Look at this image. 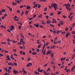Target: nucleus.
Here are the masks:
<instances>
[{
  "mask_svg": "<svg viewBox=\"0 0 75 75\" xmlns=\"http://www.w3.org/2000/svg\"><path fill=\"white\" fill-rule=\"evenodd\" d=\"M53 32L54 34H56V31L55 30H53Z\"/></svg>",
  "mask_w": 75,
  "mask_h": 75,
  "instance_id": "nucleus-51",
  "label": "nucleus"
},
{
  "mask_svg": "<svg viewBox=\"0 0 75 75\" xmlns=\"http://www.w3.org/2000/svg\"><path fill=\"white\" fill-rule=\"evenodd\" d=\"M42 16V14H40L38 16V18H41Z\"/></svg>",
  "mask_w": 75,
  "mask_h": 75,
  "instance_id": "nucleus-22",
  "label": "nucleus"
},
{
  "mask_svg": "<svg viewBox=\"0 0 75 75\" xmlns=\"http://www.w3.org/2000/svg\"><path fill=\"white\" fill-rule=\"evenodd\" d=\"M51 6L52 7H54V8L55 9V10L56 11L57 9V6H58V5H57V4H53L52 3Z\"/></svg>",
  "mask_w": 75,
  "mask_h": 75,
  "instance_id": "nucleus-1",
  "label": "nucleus"
},
{
  "mask_svg": "<svg viewBox=\"0 0 75 75\" xmlns=\"http://www.w3.org/2000/svg\"><path fill=\"white\" fill-rule=\"evenodd\" d=\"M33 65L32 63H28L27 65V67H30V66H31V65Z\"/></svg>",
  "mask_w": 75,
  "mask_h": 75,
  "instance_id": "nucleus-2",
  "label": "nucleus"
},
{
  "mask_svg": "<svg viewBox=\"0 0 75 75\" xmlns=\"http://www.w3.org/2000/svg\"><path fill=\"white\" fill-rule=\"evenodd\" d=\"M65 71L67 72L68 73L69 72H70V70L69 69H67V70H65Z\"/></svg>",
  "mask_w": 75,
  "mask_h": 75,
  "instance_id": "nucleus-15",
  "label": "nucleus"
},
{
  "mask_svg": "<svg viewBox=\"0 0 75 75\" xmlns=\"http://www.w3.org/2000/svg\"><path fill=\"white\" fill-rule=\"evenodd\" d=\"M7 7H8V8L10 11H12V8H11L9 7L8 6H7Z\"/></svg>",
  "mask_w": 75,
  "mask_h": 75,
  "instance_id": "nucleus-4",
  "label": "nucleus"
},
{
  "mask_svg": "<svg viewBox=\"0 0 75 75\" xmlns=\"http://www.w3.org/2000/svg\"><path fill=\"white\" fill-rule=\"evenodd\" d=\"M70 33H69V32L66 34V38H68V35L69 36L70 35Z\"/></svg>",
  "mask_w": 75,
  "mask_h": 75,
  "instance_id": "nucleus-5",
  "label": "nucleus"
},
{
  "mask_svg": "<svg viewBox=\"0 0 75 75\" xmlns=\"http://www.w3.org/2000/svg\"><path fill=\"white\" fill-rule=\"evenodd\" d=\"M37 52H33L32 53V54L33 55H37Z\"/></svg>",
  "mask_w": 75,
  "mask_h": 75,
  "instance_id": "nucleus-11",
  "label": "nucleus"
},
{
  "mask_svg": "<svg viewBox=\"0 0 75 75\" xmlns=\"http://www.w3.org/2000/svg\"><path fill=\"white\" fill-rule=\"evenodd\" d=\"M11 69V66H10L9 67V70H10Z\"/></svg>",
  "mask_w": 75,
  "mask_h": 75,
  "instance_id": "nucleus-62",
  "label": "nucleus"
},
{
  "mask_svg": "<svg viewBox=\"0 0 75 75\" xmlns=\"http://www.w3.org/2000/svg\"><path fill=\"white\" fill-rule=\"evenodd\" d=\"M7 31H8V32H9V33H11V31H10V30H7Z\"/></svg>",
  "mask_w": 75,
  "mask_h": 75,
  "instance_id": "nucleus-52",
  "label": "nucleus"
},
{
  "mask_svg": "<svg viewBox=\"0 0 75 75\" xmlns=\"http://www.w3.org/2000/svg\"><path fill=\"white\" fill-rule=\"evenodd\" d=\"M41 45H38V48H40V47H41Z\"/></svg>",
  "mask_w": 75,
  "mask_h": 75,
  "instance_id": "nucleus-35",
  "label": "nucleus"
},
{
  "mask_svg": "<svg viewBox=\"0 0 75 75\" xmlns=\"http://www.w3.org/2000/svg\"><path fill=\"white\" fill-rule=\"evenodd\" d=\"M38 4H34V5L35 6V7H37V6H38Z\"/></svg>",
  "mask_w": 75,
  "mask_h": 75,
  "instance_id": "nucleus-34",
  "label": "nucleus"
},
{
  "mask_svg": "<svg viewBox=\"0 0 75 75\" xmlns=\"http://www.w3.org/2000/svg\"><path fill=\"white\" fill-rule=\"evenodd\" d=\"M53 14H54L53 13H51L50 14V16H52L53 15Z\"/></svg>",
  "mask_w": 75,
  "mask_h": 75,
  "instance_id": "nucleus-31",
  "label": "nucleus"
},
{
  "mask_svg": "<svg viewBox=\"0 0 75 75\" xmlns=\"http://www.w3.org/2000/svg\"><path fill=\"white\" fill-rule=\"evenodd\" d=\"M50 26H51V27H54V25H51V24H50Z\"/></svg>",
  "mask_w": 75,
  "mask_h": 75,
  "instance_id": "nucleus-39",
  "label": "nucleus"
},
{
  "mask_svg": "<svg viewBox=\"0 0 75 75\" xmlns=\"http://www.w3.org/2000/svg\"><path fill=\"white\" fill-rule=\"evenodd\" d=\"M51 64H52V65H54V63L53 61H52Z\"/></svg>",
  "mask_w": 75,
  "mask_h": 75,
  "instance_id": "nucleus-42",
  "label": "nucleus"
},
{
  "mask_svg": "<svg viewBox=\"0 0 75 75\" xmlns=\"http://www.w3.org/2000/svg\"><path fill=\"white\" fill-rule=\"evenodd\" d=\"M75 57V54H74L72 57V59H74Z\"/></svg>",
  "mask_w": 75,
  "mask_h": 75,
  "instance_id": "nucleus-17",
  "label": "nucleus"
},
{
  "mask_svg": "<svg viewBox=\"0 0 75 75\" xmlns=\"http://www.w3.org/2000/svg\"><path fill=\"white\" fill-rule=\"evenodd\" d=\"M8 65H12L13 67H14V65L12 63H8Z\"/></svg>",
  "mask_w": 75,
  "mask_h": 75,
  "instance_id": "nucleus-8",
  "label": "nucleus"
},
{
  "mask_svg": "<svg viewBox=\"0 0 75 75\" xmlns=\"http://www.w3.org/2000/svg\"><path fill=\"white\" fill-rule=\"evenodd\" d=\"M66 9L67 10H69V11H71V8L69 7H66Z\"/></svg>",
  "mask_w": 75,
  "mask_h": 75,
  "instance_id": "nucleus-9",
  "label": "nucleus"
},
{
  "mask_svg": "<svg viewBox=\"0 0 75 75\" xmlns=\"http://www.w3.org/2000/svg\"><path fill=\"white\" fill-rule=\"evenodd\" d=\"M50 53H51V51H49L48 52H47L46 54H47V55H48V54H50Z\"/></svg>",
  "mask_w": 75,
  "mask_h": 75,
  "instance_id": "nucleus-18",
  "label": "nucleus"
},
{
  "mask_svg": "<svg viewBox=\"0 0 75 75\" xmlns=\"http://www.w3.org/2000/svg\"><path fill=\"white\" fill-rule=\"evenodd\" d=\"M34 26L38 28L39 27V24L37 23L36 24H34Z\"/></svg>",
  "mask_w": 75,
  "mask_h": 75,
  "instance_id": "nucleus-6",
  "label": "nucleus"
},
{
  "mask_svg": "<svg viewBox=\"0 0 75 75\" xmlns=\"http://www.w3.org/2000/svg\"><path fill=\"white\" fill-rule=\"evenodd\" d=\"M39 40H38L37 41V43L38 44H41V42H39Z\"/></svg>",
  "mask_w": 75,
  "mask_h": 75,
  "instance_id": "nucleus-20",
  "label": "nucleus"
},
{
  "mask_svg": "<svg viewBox=\"0 0 75 75\" xmlns=\"http://www.w3.org/2000/svg\"><path fill=\"white\" fill-rule=\"evenodd\" d=\"M14 65H15V66H17V63H14Z\"/></svg>",
  "mask_w": 75,
  "mask_h": 75,
  "instance_id": "nucleus-55",
  "label": "nucleus"
},
{
  "mask_svg": "<svg viewBox=\"0 0 75 75\" xmlns=\"http://www.w3.org/2000/svg\"><path fill=\"white\" fill-rule=\"evenodd\" d=\"M30 8H31L29 6H27V9H28V10H29V9H30Z\"/></svg>",
  "mask_w": 75,
  "mask_h": 75,
  "instance_id": "nucleus-16",
  "label": "nucleus"
},
{
  "mask_svg": "<svg viewBox=\"0 0 75 75\" xmlns=\"http://www.w3.org/2000/svg\"><path fill=\"white\" fill-rule=\"evenodd\" d=\"M1 19L2 20H4V16H2L1 17Z\"/></svg>",
  "mask_w": 75,
  "mask_h": 75,
  "instance_id": "nucleus-43",
  "label": "nucleus"
},
{
  "mask_svg": "<svg viewBox=\"0 0 75 75\" xmlns=\"http://www.w3.org/2000/svg\"><path fill=\"white\" fill-rule=\"evenodd\" d=\"M40 7H41V5L39 4L38 6V8H40Z\"/></svg>",
  "mask_w": 75,
  "mask_h": 75,
  "instance_id": "nucleus-28",
  "label": "nucleus"
},
{
  "mask_svg": "<svg viewBox=\"0 0 75 75\" xmlns=\"http://www.w3.org/2000/svg\"><path fill=\"white\" fill-rule=\"evenodd\" d=\"M17 13H20V10H18L17 11Z\"/></svg>",
  "mask_w": 75,
  "mask_h": 75,
  "instance_id": "nucleus-57",
  "label": "nucleus"
},
{
  "mask_svg": "<svg viewBox=\"0 0 75 75\" xmlns=\"http://www.w3.org/2000/svg\"><path fill=\"white\" fill-rule=\"evenodd\" d=\"M65 31H64V32H62V35H63V34H65Z\"/></svg>",
  "mask_w": 75,
  "mask_h": 75,
  "instance_id": "nucleus-53",
  "label": "nucleus"
},
{
  "mask_svg": "<svg viewBox=\"0 0 75 75\" xmlns=\"http://www.w3.org/2000/svg\"><path fill=\"white\" fill-rule=\"evenodd\" d=\"M21 26H19L18 27V28L19 30H21Z\"/></svg>",
  "mask_w": 75,
  "mask_h": 75,
  "instance_id": "nucleus-37",
  "label": "nucleus"
},
{
  "mask_svg": "<svg viewBox=\"0 0 75 75\" xmlns=\"http://www.w3.org/2000/svg\"><path fill=\"white\" fill-rule=\"evenodd\" d=\"M0 57H1V56H2V57H3L4 56L1 53L0 54Z\"/></svg>",
  "mask_w": 75,
  "mask_h": 75,
  "instance_id": "nucleus-56",
  "label": "nucleus"
},
{
  "mask_svg": "<svg viewBox=\"0 0 75 75\" xmlns=\"http://www.w3.org/2000/svg\"><path fill=\"white\" fill-rule=\"evenodd\" d=\"M43 73H44L45 75H49L50 73H47L45 71H43Z\"/></svg>",
  "mask_w": 75,
  "mask_h": 75,
  "instance_id": "nucleus-7",
  "label": "nucleus"
},
{
  "mask_svg": "<svg viewBox=\"0 0 75 75\" xmlns=\"http://www.w3.org/2000/svg\"><path fill=\"white\" fill-rule=\"evenodd\" d=\"M23 72L24 73V74H27V71H26L25 70V71H23Z\"/></svg>",
  "mask_w": 75,
  "mask_h": 75,
  "instance_id": "nucleus-61",
  "label": "nucleus"
},
{
  "mask_svg": "<svg viewBox=\"0 0 75 75\" xmlns=\"http://www.w3.org/2000/svg\"><path fill=\"white\" fill-rule=\"evenodd\" d=\"M57 23V22L54 21H52V23Z\"/></svg>",
  "mask_w": 75,
  "mask_h": 75,
  "instance_id": "nucleus-27",
  "label": "nucleus"
},
{
  "mask_svg": "<svg viewBox=\"0 0 75 75\" xmlns=\"http://www.w3.org/2000/svg\"><path fill=\"white\" fill-rule=\"evenodd\" d=\"M16 2L18 4H19V3H20V1H17Z\"/></svg>",
  "mask_w": 75,
  "mask_h": 75,
  "instance_id": "nucleus-54",
  "label": "nucleus"
},
{
  "mask_svg": "<svg viewBox=\"0 0 75 75\" xmlns=\"http://www.w3.org/2000/svg\"><path fill=\"white\" fill-rule=\"evenodd\" d=\"M51 56V57H53V56H54V54L52 53Z\"/></svg>",
  "mask_w": 75,
  "mask_h": 75,
  "instance_id": "nucleus-59",
  "label": "nucleus"
},
{
  "mask_svg": "<svg viewBox=\"0 0 75 75\" xmlns=\"http://www.w3.org/2000/svg\"><path fill=\"white\" fill-rule=\"evenodd\" d=\"M28 35H30L31 36L32 35V34H31V33H28Z\"/></svg>",
  "mask_w": 75,
  "mask_h": 75,
  "instance_id": "nucleus-58",
  "label": "nucleus"
},
{
  "mask_svg": "<svg viewBox=\"0 0 75 75\" xmlns=\"http://www.w3.org/2000/svg\"><path fill=\"white\" fill-rule=\"evenodd\" d=\"M23 42V38H22L20 40V42Z\"/></svg>",
  "mask_w": 75,
  "mask_h": 75,
  "instance_id": "nucleus-25",
  "label": "nucleus"
},
{
  "mask_svg": "<svg viewBox=\"0 0 75 75\" xmlns=\"http://www.w3.org/2000/svg\"><path fill=\"white\" fill-rule=\"evenodd\" d=\"M68 30V28H65V31H66Z\"/></svg>",
  "mask_w": 75,
  "mask_h": 75,
  "instance_id": "nucleus-49",
  "label": "nucleus"
},
{
  "mask_svg": "<svg viewBox=\"0 0 75 75\" xmlns=\"http://www.w3.org/2000/svg\"><path fill=\"white\" fill-rule=\"evenodd\" d=\"M13 71L14 74H18V71H16L15 69L13 70Z\"/></svg>",
  "mask_w": 75,
  "mask_h": 75,
  "instance_id": "nucleus-3",
  "label": "nucleus"
},
{
  "mask_svg": "<svg viewBox=\"0 0 75 75\" xmlns=\"http://www.w3.org/2000/svg\"><path fill=\"white\" fill-rule=\"evenodd\" d=\"M34 73V74H40V73H38V72L36 71H35Z\"/></svg>",
  "mask_w": 75,
  "mask_h": 75,
  "instance_id": "nucleus-19",
  "label": "nucleus"
},
{
  "mask_svg": "<svg viewBox=\"0 0 75 75\" xmlns=\"http://www.w3.org/2000/svg\"><path fill=\"white\" fill-rule=\"evenodd\" d=\"M4 69H5V70H6L5 71H6V72H7V68H4Z\"/></svg>",
  "mask_w": 75,
  "mask_h": 75,
  "instance_id": "nucleus-29",
  "label": "nucleus"
},
{
  "mask_svg": "<svg viewBox=\"0 0 75 75\" xmlns=\"http://www.w3.org/2000/svg\"><path fill=\"white\" fill-rule=\"evenodd\" d=\"M71 6V5L69 4V3H68L67 4V7H69Z\"/></svg>",
  "mask_w": 75,
  "mask_h": 75,
  "instance_id": "nucleus-12",
  "label": "nucleus"
},
{
  "mask_svg": "<svg viewBox=\"0 0 75 75\" xmlns=\"http://www.w3.org/2000/svg\"><path fill=\"white\" fill-rule=\"evenodd\" d=\"M51 49H52L53 48L54 49L55 48V46L54 45H53V46L51 47Z\"/></svg>",
  "mask_w": 75,
  "mask_h": 75,
  "instance_id": "nucleus-14",
  "label": "nucleus"
},
{
  "mask_svg": "<svg viewBox=\"0 0 75 75\" xmlns=\"http://www.w3.org/2000/svg\"><path fill=\"white\" fill-rule=\"evenodd\" d=\"M36 15H34L33 16V18H35V17H36Z\"/></svg>",
  "mask_w": 75,
  "mask_h": 75,
  "instance_id": "nucleus-48",
  "label": "nucleus"
},
{
  "mask_svg": "<svg viewBox=\"0 0 75 75\" xmlns=\"http://www.w3.org/2000/svg\"><path fill=\"white\" fill-rule=\"evenodd\" d=\"M51 21L49 20H47V21H46V23H47V24H49L50 23H51Z\"/></svg>",
  "mask_w": 75,
  "mask_h": 75,
  "instance_id": "nucleus-10",
  "label": "nucleus"
},
{
  "mask_svg": "<svg viewBox=\"0 0 75 75\" xmlns=\"http://www.w3.org/2000/svg\"><path fill=\"white\" fill-rule=\"evenodd\" d=\"M5 51V53H8V51L7 50H4Z\"/></svg>",
  "mask_w": 75,
  "mask_h": 75,
  "instance_id": "nucleus-32",
  "label": "nucleus"
},
{
  "mask_svg": "<svg viewBox=\"0 0 75 75\" xmlns=\"http://www.w3.org/2000/svg\"><path fill=\"white\" fill-rule=\"evenodd\" d=\"M36 51L37 52H39V51H40V50L38 49H37Z\"/></svg>",
  "mask_w": 75,
  "mask_h": 75,
  "instance_id": "nucleus-47",
  "label": "nucleus"
},
{
  "mask_svg": "<svg viewBox=\"0 0 75 75\" xmlns=\"http://www.w3.org/2000/svg\"><path fill=\"white\" fill-rule=\"evenodd\" d=\"M60 42H61V40L57 42V43H58V44H59Z\"/></svg>",
  "mask_w": 75,
  "mask_h": 75,
  "instance_id": "nucleus-38",
  "label": "nucleus"
},
{
  "mask_svg": "<svg viewBox=\"0 0 75 75\" xmlns=\"http://www.w3.org/2000/svg\"><path fill=\"white\" fill-rule=\"evenodd\" d=\"M30 59H31V58H28V61H30Z\"/></svg>",
  "mask_w": 75,
  "mask_h": 75,
  "instance_id": "nucleus-60",
  "label": "nucleus"
},
{
  "mask_svg": "<svg viewBox=\"0 0 75 75\" xmlns=\"http://www.w3.org/2000/svg\"><path fill=\"white\" fill-rule=\"evenodd\" d=\"M74 12H71V13H70V14H69V16H73V14H74Z\"/></svg>",
  "mask_w": 75,
  "mask_h": 75,
  "instance_id": "nucleus-21",
  "label": "nucleus"
},
{
  "mask_svg": "<svg viewBox=\"0 0 75 75\" xmlns=\"http://www.w3.org/2000/svg\"><path fill=\"white\" fill-rule=\"evenodd\" d=\"M6 57L7 58H8V59H10V56H9V55H6Z\"/></svg>",
  "mask_w": 75,
  "mask_h": 75,
  "instance_id": "nucleus-24",
  "label": "nucleus"
},
{
  "mask_svg": "<svg viewBox=\"0 0 75 75\" xmlns=\"http://www.w3.org/2000/svg\"><path fill=\"white\" fill-rule=\"evenodd\" d=\"M60 23L61 25H63V24H64V21H60Z\"/></svg>",
  "mask_w": 75,
  "mask_h": 75,
  "instance_id": "nucleus-13",
  "label": "nucleus"
},
{
  "mask_svg": "<svg viewBox=\"0 0 75 75\" xmlns=\"http://www.w3.org/2000/svg\"><path fill=\"white\" fill-rule=\"evenodd\" d=\"M5 60H8V61H9V60H11V59H6Z\"/></svg>",
  "mask_w": 75,
  "mask_h": 75,
  "instance_id": "nucleus-45",
  "label": "nucleus"
},
{
  "mask_svg": "<svg viewBox=\"0 0 75 75\" xmlns=\"http://www.w3.org/2000/svg\"><path fill=\"white\" fill-rule=\"evenodd\" d=\"M6 11V10L5 9H3L2 10V12H3L4 13V12H5Z\"/></svg>",
  "mask_w": 75,
  "mask_h": 75,
  "instance_id": "nucleus-30",
  "label": "nucleus"
},
{
  "mask_svg": "<svg viewBox=\"0 0 75 75\" xmlns=\"http://www.w3.org/2000/svg\"><path fill=\"white\" fill-rule=\"evenodd\" d=\"M21 37H22V38H24V36H23V35L22 34H21Z\"/></svg>",
  "mask_w": 75,
  "mask_h": 75,
  "instance_id": "nucleus-33",
  "label": "nucleus"
},
{
  "mask_svg": "<svg viewBox=\"0 0 75 75\" xmlns=\"http://www.w3.org/2000/svg\"><path fill=\"white\" fill-rule=\"evenodd\" d=\"M60 32V31H59V30H58L57 32V34H59Z\"/></svg>",
  "mask_w": 75,
  "mask_h": 75,
  "instance_id": "nucleus-41",
  "label": "nucleus"
},
{
  "mask_svg": "<svg viewBox=\"0 0 75 75\" xmlns=\"http://www.w3.org/2000/svg\"><path fill=\"white\" fill-rule=\"evenodd\" d=\"M61 13V11H59L57 13V14H58V15H59V14Z\"/></svg>",
  "mask_w": 75,
  "mask_h": 75,
  "instance_id": "nucleus-23",
  "label": "nucleus"
},
{
  "mask_svg": "<svg viewBox=\"0 0 75 75\" xmlns=\"http://www.w3.org/2000/svg\"><path fill=\"white\" fill-rule=\"evenodd\" d=\"M11 28L13 29L14 30V26H11Z\"/></svg>",
  "mask_w": 75,
  "mask_h": 75,
  "instance_id": "nucleus-26",
  "label": "nucleus"
},
{
  "mask_svg": "<svg viewBox=\"0 0 75 75\" xmlns=\"http://www.w3.org/2000/svg\"><path fill=\"white\" fill-rule=\"evenodd\" d=\"M47 10V8L46 7L45 9H44V11H46Z\"/></svg>",
  "mask_w": 75,
  "mask_h": 75,
  "instance_id": "nucleus-46",
  "label": "nucleus"
},
{
  "mask_svg": "<svg viewBox=\"0 0 75 75\" xmlns=\"http://www.w3.org/2000/svg\"><path fill=\"white\" fill-rule=\"evenodd\" d=\"M51 74L52 75H56V74H53L52 73H51Z\"/></svg>",
  "mask_w": 75,
  "mask_h": 75,
  "instance_id": "nucleus-64",
  "label": "nucleus"
},
{
  "mask_svg": "<svg viewBox=\"0 0 75 75\" xmlns=\"http://www.w3.org/2000/svg\"><path fill=\"white\" fill-rule=\"evenodd\" d=\"M12 42H13V43H16V41L13 40H11Z\"/></svg>",
  "mask_w": 75,
  "mask_h": 75,
  "instance_id": "nucleus-50",
  "label": "nucleus"
},
{
  "mask_svg": "<svg viewBox=\"0 0 75 75\" xmlns=\"http://www.w3.org/2000/svg\"><path fill=\"white\" fill-rule=\"evenodd\" d=\"M74 69H73V68H72L71 69V72H74Z\"/></svg>",
  "mask_w": 75,
  "mask_h": 75,
  "instance_id": "nucleus-40",
  "label": "nucleus"
},
{
  "mask_svg": "<svg viewBox=\"0 0 75 75\" xmlns=\"http://www.w3.org/2000/svg\"><path fill=\"white\" fill-rule=\"evenodd\" d=\"M72 33L73 34H74V35L75 34V31H73L72 32Z\"/></svg>",
  "mask_w": 75,
  "mask_h": 75,
  "instance_id": "nucleus-44",
  "label": "nucleus"
},
{
  "mask_svg": "<svg viewBox=\"0 0 75 75\" xmlns=\"http://www.w3.org/2000/svg\"><path fill=\"white\" fill-rule=\"evenodd\" d=\"M1 44H6V42H1Z\"/></svg>",
  "mask_w": 75,
  "mask_h": 75,
  "instance_id": "nucleus-36",
  "label": "nucleus"
},
{
  "mask_svg": "<svg viewBox=\"0 0 75 75\" xmlns=\"http://www.w3.org/2000/svg\"><path fill=\"white\" fill-rule=\"evenodd\" d=\"M73 69H74V68H75V65H74L73 66V67H72V68Z\"/></svg>",
  "mask_w": 75,
  "mask_h": 75,
  "instance_id": "nucleus-63",
  "label": "nucleus"
}]
</instances>
